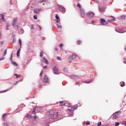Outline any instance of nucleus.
<instances>
[{"label": "nucleus", "mask_w": 126, "mask_h": 126, "mask_svg": "<svg viewBox=\"0 0 126 126\" xmlns=\"http://www.w3.org/2000/svg\"><path fill=\"white\" fill-rule=\"evenodd\" d=\"M48 115L50 116L51 119L52 120H55V119H57L59 115L58 114V112L55 110H51L48 112Z\"/></svg>", "instance_id": "nucleus-1"}, {"label": "nucleus", "mask_w": 126, "mask_h": 126, "mask_svg": "<svg viewBox=\"0 0 126 126\" xmlns=\"http://www.w3.org/2000/svg\"><path fill=\"white\" fill-rule=\"evenodd\" d=\"M76 58H77V55L75 54L72 55L68 59L69 63H71V61H73V60H74V59H76Z\"/></svg>", "instance_id": "nucleus-2"}, {"label": "nucleus", "mask_w": 126, "mask_h": 126, "mask_svg": "<svg viewBox=\"0 0 126 126\" xmlns=\"http://www.w3.org/2000/svg\"><path fill=\"white\" fill-rule=\"evenodd\" d=\"M87 16H88V17H90V18H91L94 16V13L92 12H89L87 13Z\"/></svg>", "instance_id": "nucleus-3"}, {"label": "nucleus", "mask_w": 126, "mask_h": 126, "mask_svg": "<svg viewBox=\"0 0 126 126\" xmlns=\"http://www.w3.org/2000/svg\"><path fill=\"white\" fill-rule=\"evenodd\" d=\"M100 23L102 25H106V24H108V22L106 21L104 19H100Z\"/></svg>", "instance_id": "nucleus-4"}, {"label": "nucleus", "mask_w": 126, "mask_h": 126, "mask_svg": "<svg viewBox=\"0 0 126 126\" xmlns=\"http://www.w3.org/2000/svg\"><path fill=\"white\" fill-rule=\"evenodd\" d=\"M80 12H81V16L83 18H84L85 17V12H84V10L82 9H80Z\"/></svg>", "instance_id": "nucleus-5"}, {"label": "nucleus", "mask_w": 126, "mask_h": 126, "mask_svg": "<svg viewBox=\"0 0 126 126\" xmlns=\"http://www.w3.org/2000/svg\"><path fill=\"white\" fill-rule=\"evenodd\" d=\"M53 70L54 74H59V73L58 72V68L57 67V66H55L53 67Z\"/></svg>", "instance_id": "nucleus-6"}, {"label": "nucleus", "mask_w": 126, "mask_h": 126, "mask_svg": "<svg viewBox=\"0 0 126 126\" xmlns=\"http://www.w3.org/2000/svg\"><path fill=\"white\" fill-rule=\"evenodd\" d=\"M43 81L44 83H47L49 82V79L48 78V77L47 76V75L44 76Z\"/></svg>", "instance_id": "nucleus-7"}, {"label": "nucleus", "mask_w": 126, "mask_h": 126, "mask_svg": "<svg viewBox=\"0 0 126 126\" xmlns=\"http://www.w3.org/2000/svg\"><path fill=\"white\" fill-rule=\"evenodd\" d=\"M17 23V18H15L13 19V26L15 27L16 26V23Z\"/></svg>", "instance_id": "nucleus-8"}, {"label": "nucleus", "mask_w": 126, "mask_h": 126, "mask_svg": "<svg viewBox=\"0 0 126 126\" xmlns=\"http://www.w3.org/2000/svg\"><path fill=\"white\" fill-rule=\"evenodd\" d=\"M33 11L36 14H39L41 12V9H34Z\"/></svg>", "instance_id": "nucleus-9"}, {"label": "nucleus", "mask_w": 126, "mask_h": 126, "mask_svg": "<svg viewBox=\"0 0 126 126\" xmlns=\"http://www.w3.org/2000/svg\"><path fill=\"white\" fill-rule=\"evenodd\" d=\"M0 23H1L2 20L4 22L5 21V20L4 19V16L3 15V14H0Z\"/></svg>", "instance_id": "nucleus-10"}, {"label": "nucleus", "mask_w": 126, "mask_h": 126, "mask_svg": "<svg viewBox=\"0 0 126 126\" xmlns=\"http://www.w3.org/2000/svg\"><path fill=\"white\" fill-rule=\"evenodd\" d=\"M43 62L44 63H46V64H49V61L47 60V58L46 57H43Z\"/></svg>", "instance_id": "nucleus-11"}, {"label": "nucleus", "mask_w": 126, "mask_h": 126, "mask_svg": "<svg viewBox=\"0 0 126 126\" xmlns=\"http://www.w3.org/2000/svg\"><path fill=\"white\" fill-rule=\"evenodd\" d=\"M68 110L69 112H73L74 110V107L72 106H69L68 107Z\"/></svg>", "instance_id": "nucleus-12"}, {"label": "nucleus", "mask_w": 126, "mask_h": 126, "mask_svg": "<svg viewBox=\"0 0 126 126\" xmlns=\"http://www.w3.org/2000/svg\"><path fill=\"white\" fill-rule=\"evenodd\" d=\"M45 126H50V120H47L45 121Z\"/></svg>", "instance_id": "nucleus-13"}, {"label": "nucleus", "mask_w": 126, "mask_h": 126, "mask_svg": "<svg viewBox=\"0 0 126 126\" xmlns=\"http://www.w3.org/2000/svg\"><path fill=\"white\" fill-rule=\"evenodd\" d=\"M26 118H27V119H31V118H32V115H30V114H28V115H27Z\"/></svg>", "instance_id": "nucleus-14"}, {"label": "nucleus", "mask_w": 126, "mask_h": 126, "mask_svg": "<svg viewBox=\"0 0 126 126\" xmlns=\"http://www.w3.org/2000/svg\"><path fill=\"white\" fill-rule=\"evenodd\" d=\"M20 50L21 49H19L17 51V57H19V54L20 53Z\"/></svg>", "instance_id": "nucleus-15"}, {"label": "nucleus", "mask_w": 126, "mask_h": 126, "mask_svg": "<svg viewBox=\"0 0 126 126\" xmlns=\"http://www.w3.org/2000/svg\"><path fill=\"white\" fill-rule=\"evenodd\" d=\"M12 54H13V53H12L11 54V55H10V59H9L10 62H11V63H12V62H13V61H12Z\"/></svg>", "instance_id": "nucleus-16"}, {"label": "nucleus", "mask_w": 126, "mask_h": 126, "mask_svg": "<svg viewBox=\"0 0 126 126\" xmlns=\"http://www.w3.org/2000/svg\"><path fill=\"white\" fill-rule=\"evenodd\" d=\"M19 43L20 44V48H21V46L22 45V41L21 40V39H19Z\"/></svg>", "instance_id": "nucleus-17"}, {"label": "nucleus", "mask_w": 126, "mask_h": 126, "mask_svg": "<svg viewBox=\"0 0 126 126\" xmlns=\"http://www.w3.org/2000/svg\"><path fill=\"white\" fill-rule=\"evenodd\" d=\"M112 117L113 120H116V119H117V115H116V114H113L112 116Z\"/></svg>", "instance_id": "nucleus-18"}, {"label": "nucleus", "mask_w": 126, "mask_h": 126, "mask_svg": "<svg viewBox=\"0 0 126 126\" xmlns=\"http://www.w3.org/2000/svg\"><path fill=\"white\" fill-rule=\"evenodd\" d=\"M43 56H44V52H43V51H41L40 52V58H42V57H43Z\"/></svg>", "instance_id": "nucleus-19"}, {"label": "nucleus", "mask_w": 126, "mask_h": 126, "mask_svg": "<svg viewBox=\"0 0 126 126\" xmlns=\"http://www.w3.org/2000/svg\"><path fill=\"white\" fill-rule=\"evenodd\" d=\"M12 64H14V65H15V66H18V64H17V63L15 62H12Z\"/></svg>", "instance_id": "nucleus-20"}, {"label": "nucleus", "mask_w": 126, "mask_h": 126, "mask_svg": "<svg viewBox=\"0 0 126 126\" xmlns=\"http://www.w3.org/2000/svg\"><path fill=\"white\" fill-rule=\"evenodd\" d=\"M115 20L114 18H113L112 19L108 20V22H113V21H115Z\"/></svg>", "instance_id": "nucleus-21"}, {"label": "nucleus", "mask_w": 126, "mask_h": 126, "mask_svg": "<svg viewBox=\"0 0 126 126\" xmlns=\"http://www.w3.org/2000/svg\"><path fill=\"white\" fill-rule=\"evenodd\" d=\"M3 125H4L5 126H10L9 123H8V122L4 123Z\"/></svg>", "instance_id": "nucleus-22"}, {"label": "nucleus", "mask_w": 126, "mask_h": 126, "mask_svg": "<svg viewBox=\"0 0 126 126\" xmlns=\"http://www.w3.org/2000/svg\"><path fill=\"white\" fill-rule=\"evenodd\" d=\"M24 33V30L23 29H21V32H20V34H23Z\"/></svg>", "instance_id": "nucleus-23"}, {"label": "nucleus", "mask_w": 126, "mask_h": 126, "mask_svg": "<svg viewBox=\"0 0 126 126\" xmlns=\"http://www.w3.org/2000/svg\"><path fill=\"white\" fill-rule=\"evenodd\" d=\"M55 18L57 20H60V17H59V15L58 14H56L55 16Z\"/></svg>", "instance_id": "nucleus-24"}, {"label": "nucleus", "mask_w": 126, "mask_h": 126, "mask_svg": "<svg viewBox=\"0 0 126 126\" xmlns=\"http://www.w3.org/2000/svg\"><path fill=\"white\" fill-rule=\"evenodd\" d=\"M59 10H60L61 11H62V12L63 11V7H59Z\"/></svg>", "instance_id": "nucleus-25"}, {"label": "nucleus", "mask_w": 126, "mask_h": 126, "mask_svg": "<svg viewBox=\"0 0 126 126\" xmlns=\"http://www.w3.org/2000/svg\"><path fill=\"white\" fill-rule=\"evenodd\" d=\"M99 11H100V12H103V11H104V8H100L99 9Z\"/></svg>", "instance_id": "nucleus-26"}, {"label": "nucleus", "mask_w": 126, "mask_h": 126, "mask_svg": "<svg viewBox=\"0 0 126 126\" xmlns=\"http://www.w3.org/2000/svg\"><path fill=\"white\" fill-rule=\"evenodd\" d=\"M6 118V114H4L2 116V119H5Z\"/></svg>", "instance_id": "nucleus-27"}, {"label": "nucleus", "mask_w": 126, "mask_h": 126, "mask_svg": "<svg viewBox=\"0 0 126 126\" xmlns=\"http://www.w3.org/2000/svg\"><path fill=\"white\" fill-rule=\"evenodd\" d=\"M7 52V49H6L4 50V54H3V57H4V56H5V55H6V53Z\"/></svg>", "instance_id": "nucleus-28"}, {"label": "nucleus", "mask_w": 126, "mask_h": 126, "mask_svg": "<svg viewBox=\"0 0 126 126\" xmlns=\"http://www.w3.org/2000/svg\"><path fill=\"white\" fill-rule=\"evenodd\" d=\"M6 30H9V29H8V27H9V24H7L6 25Z\"/></svg>", "instance_id": "nucleus-29"}, {"label": "nucleus", "mask_w": 126, "mask_h": 126, "mask_svg": "<svg viewBox=\"0 0 126 126\" xmlns=\"http://www.w3.org/2000/svg\"><path fill=\"white\" fill-rule=\"evenodd\" d=\"M126 16H122L121 17V19H122V20H124V19H126Z\"/></svg>", "instance_id": "nucleus-30"}, {"label": "nucleus", "mask_w": 126, "mask_h": 126, "mask_svg": "<svg viewBox=\"0 0 126 126\" xmlns=\"http://www.w3.org/2000/svg\"><path fill=\"white\" fill-rule=\"evenodd\" d=\"M60 104L61 106H63V101H60Z\"/></svg>", "instance_id": "nucleus-31"}, {"label": "nucleus", "mask_w": 126, "mask_h": 126, "mask_svg": "<svg viewBox=\"0 0 126 126\" xmlns=\"http://www.w3.org/2000/svg\"><path fill=\"white\" fill-rule=\"evenodd\" d=\"M124 86H126V83L125 82H123V84L121 85V87H124Z\"/></svg>", "instance_id": "nucleus-32"}, {"label": "nucleus", "mask_w": 126, "mask_h": 126, "mask_svg": "<svg viewBox=\"0 0 126 126\" xmlns=\"http://www.w3.org/2000/svg\"><path fill=\"white\" fill-rule=\"evenodd\" d=\"M6 91H8V90L7 89V90H5L3 91H1V92H0V93H4V92H6Z\"/></svg>", "instance_id": "nucleus-33"}, {"label": "nucleus", "mask_w": 126, "mask_h": 126, "mask_svg": "<svg viewBox=\"0 0 126 126\" xmlns=\"http://www.w3.org/2000/svg\"><path fill=\"white\" fill-rule=\"evenodd\" d=\"M40 2L41 3H42L43 2H46V0H40Z\"/></svg>", "instance_id": "nucleus-34"}, {"label": "nucleus", "mask_w": 126, "mask_h": 126, "mask_svg": "<svg viewBox=\"0 0 126 126\" xmlns=\"http://www.w3.org/2000/svg\"><path fill=\"white\" fill-rule=\"evenodd\" d=\"M120 126V123L116 122L115 123V126Z\"/></svg>", "instance_id": "nucleus-35"}, {"label": "nucleus", "mask_w": 126, "mask_h": 126, "mask_svg": "<svg viewBox=\"0 0 126 126\" xmlns=\"http://www.w3.org/2000/svg\"><path fill=\"white\" fill-rule=\"evenodd\" d=\"M77 44H78V45H80V44H81V41L78 40L77 41Z\"/></svg>", "instance_id": "nucleus-36"}, {"label": "nucleus", "mask_w": 126, "mask_h": 126, "mask_svg": "<svg viewBox=\"0 0 126 126\" xmlns=\"http://www.w3.org/2000/svg\"><path fill=\"white\" fill-rule=\"evenodd\" d=\"M64 106H68V103H66L65 101H64Z\"/></svg>", "instance_id": "nucleus-37"}, {"label": "nucleus", "mask_w": 126, "mask_h": 126, "mask_svg": "<svg viewBox=\"0 0 126 126\" xmlns=\"http://www.w3.org/2000/svg\"><path fill=\"white\" fill-rule=\"evenodd\" d=\"M14 75L15 76H16V77L17 78L19 77V76H20L21 75L20 74V75H18L17 74H14Z\"/></svg>", "instance_id": "nucleus-38"}, {"label": "nucleus", "mask_w": 126, "mask_h": 126, "mask_svg": "<svg viewBox=\"0 0 126 126\" xmlns=\"http://www.w3.org/2000/svg\"><path fill=\"white\" fill-rule=\"evenodd\" d=\"M77 6L78 7H79V8H80V7H81V5H80V4L79 3H77Z\"/></svg>", "instance_id": "nucleus-39"}, {"label": "nucleus", "mask_w": 126, "mask_h": 126, "mask_svg": "<svg viewBox=\"0 0 126 126\" xmlns=\"http://www.w3.org/2000/svg\"><path fill=\"white\" fill-rule=\"evenodd\" d=\"M31 30H34V25H31Z\"/></svg>", "instance_id": "nucleus-40"}, {"label": "nucleus", "mask_w": 126, "mask_h": 126, "mask_svg": "<svg viewBox=\"0 0 126 126\" xmlns=\"http://www.w3.org/2000/svg\"><path fill=\"white\" fill-rule=\"evenodd\" d=\"M15 28H16L17 29H18V28H19V25L18 24L16 25V26H15Z\"/></svg>", "instance_id": "nucleus-41"}, {"label": "nucleus", "mask_w": 126, "mask_h": 126, "mask_svg": "<svg viewBox=\"0 0 126 126\" xmlns=\"http://www.w3.org/2000/svg\"><path fill=\"white\" fill-rule=\"evenodd\" d=\"M101 125H102V122H99L97 124V126H101Z\"/></svg>", "instance_id": "nucleus-42"}, {"label": "nucleus", "mask_w": 126, "mask_h": 126, "mask_svg": "<svg viewBox=\"0 0 126 126\" xmlns=\"http://www.w3.org/2000/svg\"><path fill=\"white\" fill-rule=\"evenodd\" d=\"M86 124L88 126V125H90V122L89 121H87L86 122Z\"/></svg>", "instance_id": "nucleus-43"}, {"label": "nucleus", "mask_w": 126, "mask_h": 126, "mask_svg": "<svg viewBox=\"0 0 126 126\" xmlns=\"http://www.w3.org/2000/svg\"><path fill=\"white\" fill-rule=\"evenodd\" d=\"M43 74V71H41L39 74V76H40V77H42V75Z\"/></svg>", "instance_id": "nucleus-44"}, {"label": "nucleus", "mask_w": 126, "mask_h": 126, "mask_svg": "<svg viewBox=\"0 0 126 126\" xmlns=\"http://www.w3.org/2000/svg\"><path fill=\"white\" fill-rule=\"evenodd\" d=\"M34 19L36 20L37 19V15H35L33 16Z\"/></svg>", "instance_id": "nucleus-45"}, {"label": "nucleus", "mask_w": 126, "mask_h": 126, "mask_svg": "<svg viewBox=\"0 0 126 126\" xmlns=\"http://www.w3.org/2000/svg\"><path fill=\"white\" fill-rule=\"evenodd\" d=\"M32 114L33 115H35L36 114V111H35V109L32 111Z\"/></svg>", "instance_id": "nucleus-46"}, {"label": "nucleus", "mask_w": 126, "mask_h": 126, "mask_svg": "<svg viewBox=\"0 0 126 126\" xmlns=\"http://www.w3.org/2000/svg\"><path fill=\"white\" fill-rule=\"evenodd\" d=\"M4 57H2V58H0V62L1 61H3V60H4Z\"/></svg>", "instance_id": "nucleus-47"}, {"label": "nucleus", "mask_w": 126, "mask_h": 126, "mask_svg": "<svg viewBox=\"0 0 126 126\" xmlns=\"http://www.w3.org/2000/svg\"><path fill=\"white\" fill-rule=\"evenodd\" d=\"M58 28H62V26H60L59 25H57Z\"/></svg>", "instance_id": "nucleus-48"}, {"label": "nucleus", "mask_w": 126, "mask_h": 126, "mask_svg": "<svg viewBox=\"0 0 126 126\" xmlns=\"http://www.w3.org/2000/svg\"><path fill=\"white\" fill-rule=\"evenodd\" d=\"M57 60H58V61H61V57H57Z\"/></svg>", "instance_id": "nucleus-49"}, {"label": "nucleus", "mask_w": 126, "mask_h": 126, "mask_svg": "<svg viewBox=\"0 0 126 126\" xmlns=\"http://www.w3.org/2000/svg\"><path fill=\"white\" fill-rule=\"evenodd\" d=\"M118 113H119L120 114L122 113V112L121 111H118L117 112L115 113V114H118Z\"/></svg>", "instance_id": "nucleus-50"}, {"label": "nucleus", "mask_w": 126, "mask_h": 126, "mask_svg": "<svg viewBox=\"0 0 126 126\" xmlns=\"http://www.w3.org/2000/svg\"><path fill=\"white\" fill-rule=\"evenodd\" d=\"M47 67H48V66L47 65L43 66L44 69H46V68H47Z\"/></svg>", "instance_id": "nucleus-51"}, {"label": "nucleus", "mask_w": 126, "mask_h": 126, "mask_svg": "<svg viewBox=\"0 0 126 126\" xmlns=\"http://www.w3.org/2000/svg\"><path fill=\"white\" fill-rule=\"evenodd\" d=\"M123 125H124V126H126V122H124L123 123Z\"/></svg>", "instance_id": "nucleus-52"}, {"label": "nucleus", "mask_w": 126, "mask_h": 126, "mask_svg": "<svg viewBox=\"0 0 126 126\" xmlns=\"http://www.w3.org/2000/svg\"><path fill=\"white\" fill-rule=\"evenodd\" d=\"M0 44V45H3V41H1Z\"/></svg>", "instance_id": "nucleus-53"}, {"label": "nucleus", "mask_w": 126, "mask_h": 126, "mask_svg": "<svg viewBox=\"0 0 126 126\" xmlns=\"http://www.w3.org/2000/svg\"><path fill=\"white\" fill-rule=\"evenodd\" d=\"M33 119L34 120H35V119H37V116H33Z\"/></svg>", "instance_id": "nucleus-54"}, {"label": "nucleus", "mask_w": 126, "mask_h": 126, "mask_svg": "<svg viewBox=\"0 0 126 126\" xmlns=\"http://www.w3.org/2000/svg\"><path fill=\"white\" fill-rule=\"evenodd\" d=\"M56 22H57V23H59V22H60V20H56Z\"/></svg>", "instance_id": "nucleus-55"}, {"label": "nucleus", "mask_w": 126, "mask_h": 126, "mask_svg": "<svg viewBox=\"0 0 126 126\" xmlns=\"http://www.w3.org/2000/svg\"><path fill=\"white\" fill-rule=\"evenodd\" d=\"M60 48H62V47H63V44H61L60 45Z\"/></svg>", "instance_id": "nucleus-56"}, {"label": "nucleus", "mask_w": 126, "mask_h": 126, "mask_svg": "<svg viewBox=\"0 0 126 126\" xmlns=\"http://www.w3.org/2000/svg\"><path fill=\"white\" fill-rule=\"evenodd\" d=\"M14 41H15V39H14V38H13V42H12V44H13V43H14Z\"/></svg>", "instance_id": "nucleus-57"}, {"label": "nucleus", "mask_w": 126, "mask_h": 126, "mask_svg": "<svg viewBox=\"0 0 126 126\" xmlns=\"http://www.w3.org/2000/svg\"><path fill=\"white\" fill-rule=\"evenodd\" d=\"M55 51H58V48L55 47Z\"/></svg>", "instance_id": "nucleus-58"}, {"label": "nucleus", "mask_w": 126, "mask_h": 126, "mask_svg": "<svg viewBox=\"0 0 126 126\" xmlns=\"http://www.w3.org/2000/svg\"><path fill=\"white\" fill-rule=\"evenodd\" d=\"M18 83V82H17L16 84H14V85H17Z\"/></svg>", "instance_id": "nucleus-59"}, {"label": "nucleus", "mask_w": 126, "mask_h": 126, "mask_svg": "<svg viewBox=\"0 0 126 126\" xmlns=\"http://www.w3.org/2000/svg\"><path fill=\"white\" fill-rule=\"evenodd\" d=\"M1 38V34L0 33V39Z\"/></svg>", "instance_id": "nucleus-60"}, {"label": "nucleus", "mask_w": 126, "mask_h": 126, "mask_svg": "<svg viewBox=\"0 0 126 126\" xmlns=\"http://www.w3.org/2000/svg\"><path fill=\"white\" fill-rule=\"evenodd\" d=\"M39 30H42V29H41V27H39Z\"/></svg>", "instance_id": "nucleus-61"}, {"label": "nucleus", "mask_w": 126, "mask_h": 126, "mask_svg": "<svg viewBox=\"0 0 126 126\" xmlns=\"http://www.w3.org/2000/svg\"><path fill=\"white\" fill-rule=\"evenodd\" d=\"M92 23H94V21H92Z\"/></svg>", "instance_id": "nucleus-62"}, {"label": "nucleus", "mask_w": 126, "mask_h": 126, "mask_svg": "<svg viewBox=\"0 0 126 126\" xmlns=\"http://www.w3.org/2000/svg\"><path fill=\"white\" fill-rule=\"evenodd\" d=\"M76 83V85H79L78 83Z\"/></svg>", "instance_id": "nucleus-63"}, {"label": "nucleus", "mask_w": 126, "mask_h": 126, "mask_svg": "<svg viewBox=\"0 0 126 126\" xmlns=\"http://www.w3.org/2000/svg\"><path fill=\"white\" fill-rule=\"evenodd\" d=\"M41 86H39V88H41Z\"/></svg>", "instance_id": "nucleus-64"}]
</instances>
